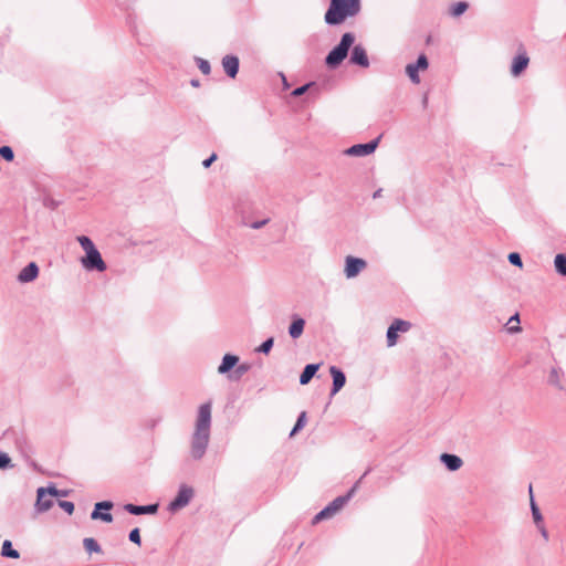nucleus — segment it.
Wrapping results in <instances>:
<instances>
[{
  "instance_id": "nucleus-1",
  "label": "nucleus",
  "mask_w": 566,
  "mask_h": 566,
  "mask_svg": "<svg viewBox=\"0 0 566 566\" xmlns=\"http://www.w3.org/2000/svg\"><path fill=\"white\" fill-rule=\"evenodd\" d=\"M211 405L203 403L198 409L195 432L191 438L190 453L196 460L201 459L210 439Z\"/></svg>"
},
{
  "instance_id": "nucleus-2",
  "label": "nucleus",
  "mask_w": 566,
  "mask_h": 566,
  "mask_svg": "<svg viewBox=\"0 0 566 566\" xmlns=\"http://www.w3.org/2000/svg\"><path fill=\"white\" fill-rule=\"evenodd\" d=\"M359 8V0H331L325 21L328 24H340L348 17L357 14Z\"/></svg>"
},
{
  "instance_id": "nucleus-3",
  "label": "nucleus",
  "mask_w": 566,
  "mask_h": 566,
  "mask_svg": "<svg viewBox=\"0 0 566 566\" xmlns=\"http://www.w3.org/2000/svg\"><path fill=\"white\" fill-rule=\"evenodd\" d=\"M78 243L85 251V256L81 259V263L84 269L92 271L96 270L103 272L106 270V264L102 259L101 253L95 248L94 243L88 237L81 235L77 238Z\"/></svg>"
},
{
  "instance_id": "nucleus-4",
  "label": "nucleus",
  "mask_w": 566,
  "mask_h": 566,
  "mask_svg": "<svg viewBox=\"0 0 566 566\" xmlns=\"http://www.w3.org/2000/svg\"><path fill=\"white\" fill-rule=\"evenodd\" d=\"M354 40L355 38L352 33H345L342 36L340 43L334 48L326 56V64L329 67L338 66L347 56L348 50L354 43Z\"/></svg>"
},
{
  "instance_id": "nucleus-5",
  "label": "nucleus",
  "mask_w": 566,
  "mask_h": 566,
  "mask_svg": "<svg viewBox=\"0 0 566 566\" xmlns=\"http://www.w3.org/2000/svg\"><path fill=\"white\" fill-rule=\"evenodd\" d=\"M347 497L338 496L331 504H328L324 510H322L318 514L315 515L313 523H318L323 520L333 517L346 503Z\"/></svg>"
},
{
  "instance_id": "nucleus-6",
  "label": "nucleus",
  "mask_w": 566,
  "mask_h": 566,
  "mask_svg": "<svg viewBox=\"0 0 566 566\" xmlns=\"http://www.w3.org/2000/svg\"><path fill=\"white\" fill-rule=\"evenodd\" d=\"M411 324L407 321L395 319L387 331L388 346H394L397 343L398 333H405L410 329Z\"/></svg>"
},
{
  "instance_id": "nucleus-7",
  "label": "nucleus",
  "mask_w": 566,
  "mask_h": 566,
  "mask_svg": "<svg viewBox=\"0 0 566 566\" xmlns=\"http://www.w3.org/2000/svg\"><path fill=\"white\" fill-rule=\"evenodd\" d=\"M428 60L426 57V55L421 54L418 60H417V63L416 64H408L406 66V73L407 75L409 76V78L411 80L412 83L415 84H419L420 83V77H419V74L418 72L419 71H426L428 69Z\"/></svg>"
},
{
  "instance_id": "nucleus-8",
  "label": "nucleus",
  "mask_w": 566,
  "mask_h": 566,
  "mask_svg": "<svg viewBox=\"0 0 566 566\" xmlns=\"http://www.w3.org/2000/svg\"><path fill=\"white\" fill-rule=\"evenodd\" d=\"M530 64V57L524 49L520 51V53L513 59L512 65H511V74L514 77H517L522 74L524 70Z\"/></svg>"
},
{
  "instance_id": "nucleus-9",
  "label": "nucleus",
  "mask_w": 566,
  "mask_h": 566,
  "mask_svg": "<svg viewBox=\"0 0 566 566\" xmlns=\"http://www.w3.org/2000/svg\"><path fill=\"white\" fill-rule=\"evenodd\" d=\"M379 137L367 144H358L349 147L345 150V154L349 156H367L375 151L378 146Z\"/></svg>"
},
{
  "instance_id": "nucleus-10",
  "label": "nucleus",
  "mask_w": 566,
  "mask_h": 566,
  "mask_svg": "<svg viewBox=\"0 0 566 566\" xmlns=\"http://www.w3.org/2000/svg\"><path fill=\"white\" fill-rule=\"evenodd\" d=\"M367 263L363 259L347 256L345 264V274L348 279L355 277L360 271L366 268Z\"/></svg>"
},
{
  "instance_id": "nucleus-11",
  "label": "nucleus",
  "mask_w": 566,
  "mask_h": 566,
  "mask_svg": "<svg viewBox=\"0 0 566 566\" xmlns=\"http://www.w3.org/2000/svg\"><path fill=\"white\" fill-rule=\"evenodd\" d=\"M56 493L55 489L45 490L44 488H40L38 490L36 509L40 512L48 511L53 505V501L48 497V495H56Z\"/></svg>"
},
{
  "instance_id": "nucleus-12",
  "label": "nucleus",
  "mask_w": 566,
  "mask_h": 566,
  "mask_svg": "<svg viewBox=\"0 0 566 566\" xmlns=\"http://www.w3.org/2000/svg\"><path fill=\"white\" fill-rule=\"evenodd\" d=\"M193 496V490L189 486H181L175 500L170 503L171 510H178L186 506Z\"/></svg>"
},
{
  "instance_id": "nucleus-13",
  "label": "nucleus",
  "mask_w": 566,
  "mask_h": 566,
  "mask_svg": "<svg viewBox=\"0 0 566 566\" xmlns=\"http://www.w3.org/2000/svg\"><path fill=\"white\" fill-rule=\"evenodd\" d=\"M350 61L354 64L367 67L369 65L366 50L361 45L354 46L350 55Z\"/></svg>"
},
{
  "instance_id": "nucleus-14",
  "label": "nucleus",
  "mask_w": 566,
  "mask_h": 566,
  "mask_svg": "<svg viewBox=\"0 0 566 566\" xmlns=\"http://www.w3.org/2000/svg\"><path fill=\"white\" fill-rule=\"evenodd\" d=\"M39 274V268L34 262H31L18 275V280L22 283L32 282Z\"/></svg>"
},
{
  "instance_id": "nucleus-15",
  "label": "nucleus",
  "mask_w": 566,
  "mask_h": 566,
  "mask_svg": "<svg viewBox=\"0 0 566 566\" xmlns=\"http://www.w3.org/2000/svg\"><path fill=\"white\" fill-rule=\"evenodd\" d=\"M113 504L111 502H99L95 505V510L93 511L91 517L93 520H102L106 523H111L113 521V516L111 513H99L98 510L105 509L111 510Z\"/></svg>"
},
{
  "instance_id": "nucleus-16",
  "label": "nucleus",
  "mask_w": 566,
  "mask_h": 566,
  "mask_svg": "<svg viewBox=\"0 0 566 566\" xmlns=\"http://www.w3.org/2000/svg\"><path fill=\"white\" fill-rule=\"evenodd\" d=\"M329 373H331V375L333 377V390H332V394L335 395L336 392H338L344 387L345 381H346V377H345L344 373L340 371L335 366H332L329 368Z\"/></svg>"
},
{
  "instance_id": "nucleus-17",
  "label": "nucleus",
  "mask_w": 566,
  "mask_h": 566,
  "mask_svg": "<svg viewBox=\"0 0 566 566\" xmlns=\"http://www.w3.org/2000/svg\"><path fill=\"white\" fill-rule=\"evenodd\" d=\"M222 65H223L224 72L230 77H232V78L235 77L238 70H239V59L237 56H233V55L224 56L222 60Z\"/></svg>"
},
{
  "instance_id": "nucleus-18",
  "label": "nucleus",
  "mask_w": 566,
  "mask_h": 566,
  "mask_svg": "<svg viewBox=\"0 0 566 566\" xmlns=\"http://www.w3.org/2000/svg\"><path fill=\"white\" fill-rule=\"evenodd\" d=\"M125 510L134 515H142V514H155L158 510L157 504L153 505H145V506H138L134 504H126Z\"/></svg>"
},
{
  "instance_id": "nucleus-19",
  "label": "nucleus",
  "mask_w": 566,
  "mask_h": 566,
  "mask_svg": "<svg viewBox=\"0 0 566 566\" xmlns=\"http://www.w3.org/2000/svg\"><path fill=\"white\" fill-rule=\"evenodd\" d=\"M441 461L451 471L459 470L462 467V460L458 455L443 453L441 455Z\"/></svg>"
},
{
  "instance_id": "nucleus-20",
  "label": "nucleus",
  "mask_w": 566,
  "mask_h": 566,
  "mask_svg": "<svg viewBox=\"0 0 566 566\" xmlns=\"http://www.w3.org/2000/svg\"><path fill=\"white\" fill-rule=\"evenodd\" d=\"M238 360L239 358L237 356L227 354L223 357L221 365L218 367V371L220 374L228 373L232 367L237 365Z\"/></svg>"
},
{
  "instance_id": "nucleus-21",
  "label": "nucleus",
  "mask_w": 566,
  "mask_h": 566,
  "mask_svg": "<svg viewBox=\"0 0 566 566\" xmlns=\"http://www.w3.org/2000/svg\"><path fill=\"white\" fill-rule=\"evenodd\" d=\"M305 321L303 318H295L289 328V334L292 338H298L304 331Z\"/></svg>"
},
{
  "instance_id": "nucleus-22",
  "label": "nucleus",
  "mask_w": 566,
  "mask_h": 566,
  "mask_svg": "<svg viewBox=\"0 0 566 566\" xmlns=\"http://www.w3.org/2000/svg\"><path fill=\"white\" fill-rule=\"evenodd\" d=\"M318 369V365H315V364H310L307 365L303 373L301 374L300 376V382L302 385H306L310 382V380L313 378V376L315 375V373L317 371Z\"/></svg>"
},
{
  "instance_id": "nucleus-23",
  "label": "nucleus",
  "mask_w": 566,
  "mask_h": 566,
  "mask_svg": "<svg viewBox=\"0 0 566 566\" xmlns=\"http://www.w3.org/2000/svg\"><path fill=\"white\" fill-rule=\"evenodd\" d=\"M1 555L4 557H10V558H14V559L20 557L19 552L12 548V544L8 539L4 541L2 544Z\"/></svg>"
},
{
  "instance_id": "nucleus-24",
  "label": "nucleus",
  "mask_w": 566,
  "mask_h": 566,
  "mask_svg": "<svg viewBox=\"0 0 566 566\" xmlns=\"http://www.w3.org/2000/svg\"><path fill=\"white\" fill-rule=\"evenodd\" d=\"M554 264H555L556 271L559 274L566 275V254H563V253L557 254L555 256Z\"/></svg>"
},
{
  "instance_id": "nucleus-25",
  "label": "nucleus",
  "mask_w": 566,
  "mask_h": 566,
  "mask_svg": "<svg viewBox=\"0 0 566 566\" xmlns=\"http://www.w3.org/2000/svg\"><path fill=\"white\" fill-rule=\"evenodd\" d=\"M530 495H531V507H532V514H533V517H534V521L538 524L542 522V514L537 507V505L535 504L534 500H533V486L532 484L530 485Z\"/></svg>"
},
{
  "instance_id": "nucleus-26",
  "label": "nucleus",
  "mask_w": 566,
  "mask_h": 566,
  "mask_svg": "<svg viewBox=\"0 0 566 566\" xmlns=\"http://www.w3.org/2000/svg\"><path fill=\"white\" fill-rule=\"evenodd\" d=\"M84 544V547L85 549L88 552V553H99L101 552V547L99 545L97 544V542L92 538V537H87L84 539L83 542Z\"/></svg>"
},
{
  "instance_id": "nucleus-27",
  "label": "nucleus",
  "mask_w": 566,
  "mask_h": 566,
  "mask_svg": "<svg viewBox=\"0 0 566 566\" xmlns=\"http://www.w3.org/2000/svg\"><path fill=\"white\" fill-rule=\"evenodd\" d=\"M506 326H507V331L510 333H517V332H520L521 327H520V316H518V314L513 315L509 319Z\"/></svg>"
},
{
  "instance_id": "nucleus-28",
  "label": "nucleus",
  "mask_w": 566,
  "mask_h": 566,
  "mask_svg": "<svg viewBox=\"0 0 566 566\" xmlns=\"http://www.w3.org/2000/svg\"><path fill=\"white\" fill-rule=\"evenodd\" d=\"M467 9H468L467 2H457L451 7V14L453 17H459L462 13H464L467 11Z\"/></svg>"
},
{
  "instance_id": "nucleus-29",
  "label": "nucleus",
  "mask_w": 566,
  "mask_h": 566,
  "mask_svg": "<svg viewBox=\"0 0 566 566\" xmlns=\"http://www.w3.org/2000/svg\"><path fill=\"white\" fill-rule=\"evenodd\" d=\"M306 424V412H301L293 430L291 431V437H293L298 430H301Z\"/></svg>"
},
{
  "instance_id": "nucleus-30",
  "label": "nucleus",
  "mask_w": 566,
  "mask_h": 566,
  "mask_svg": "<svg viewBox=\"0 0 566 566\" xmlns=\"http://www.w3.org/2000/svg\"><path fill=\"white\" fill-rule=\"evenodd\" d=\"M0 156L8 161H12L14 158L13 150L9 146H2L0 148Z\"/></svg>"
},
{
  "instance_id": "nucleus-31",
  "label": "nucleus",
  "mask_w": 566,
  "mask_h": 566,
  "mask_svg": "<svg viewBox=\"0 0 566 566\" xmlns=\"http://www.w3.org/2000/svg\"><path fill=\"white\" fill-rule=\"evenodd\" d=\"M509 261L517 266H522V260L518 253L512 252L509 254Z\"/></svg>"
},
{
  "instance_id": "nucleus-32",
  "label": "nucleus",
  "mask_w": 566,
  "mask_h": 566,
  "mask_svg": "<svg viewBox=\"0 0 566 566\" xmlns=\"http://www.w3.org/2000/svg\"><path fill=\"white\" fill-rule=\"evenodd\" d=\"M273 346V338L266 339L260 347L259 352L268 354Z\"/></svg>"
},
{
  "instance_id": "nucleus-33",
  "label": "nucleus",
  "mask_w": 566,
  "mask_h": 566,
  "mask_svg": "<svg viewBox=\"0 0 566 566\" xmlns=\"http://www.w3.org/2000/svg\"><path fill=\"white\" fill-rule=\"evenodd\" d=\"M129 539L137 544V545H140V534H139V528H134L133 531H130L129 533Z\"/></svg>"
},
{
  "instance_id": "nucleus-34",
  "label": "nucleus",
  "mask_w": 566,
  "mask_h": 566,
  "mask_svg": "<svg viewBox=\"0 0 566 566\" xmlns=\"http://www.w3.org/2000/svg\"><path fill=\"white\" fill-rule=\"evenodd\" d=\"M60 506L69 514H72L74 512V504L70 501H61Z\"/></svg>"
},
{
  "instance_id": "nucleus-35",
  "label": "nucleus",
  "mask_w": 566,
  "mask_h": 566,
  "mask_svg": "<svg viewBox=\"0 0 566 566\" xmlns=\"http://www.w3.org/2000/svg\"><path fill=\"white\" fill-rule=\"evenodd\" d=\"M199 70L203 73V74H209L210 73V64L208 61L206 60H199Z\"/></svg>"
},
{
  "instance_id": "nucleus-36",
  "label": "nucleus",
  "mask_w": 566,
  "mask_h": 566,
  "mask_svg": "<svg viewBox=\"0 0 566 566\" xmlns=\"http://www.w3.org/2000/svg\"><path fill=\"white\" fill-rule=\"evenodd\" d=\"M10 458L8 454L0 452V469H4L10 464Z\"/></svg>"
},
{
  "instance_id": "nucleus-37",
  "label": "nucleus",
  "mask_w": 566,
  "mask_h": 566,
  "mask_svg": "<svg viewBox=\"0 0 566 566\" xmlns=\"http://www.w3.org/2000/svg\"><path fill=\"white\" fill-rule=\"evenodd\" d=\"M311 84H306V85H303L301 87H297L295 88L293 92H292V95L293 96H301L303 95L310 87Z\"/></svg>"
},
{
  "instance_id": "nucleus-38",
  "label": "nucleus",
  "mask_w": 566,
  "mask_h": 566,
  "mask_svg": "<svg viewBox=\"0 0 566 566\" xmlns=\"http://www.w3.org/2000/svg\"><path fill=\"white\" fill-rule=\"evenodd\" d=\"M249 370V366L248 365H240L237 369H235V374H237V377H241L243 374H245L247 371Z\"/></svg>"
},
{
  "instance_id": "nucleus-39",
  "label": "nucleus",
  "mask_w": 566,
  "mask_h": 566,
  "mask_svg": "<svg viewBox=\"0 0 566 566\" xmlns=\"http://www.w3.org/2000/svg\"><path fill=\"white\" fill-rule=\"evenodd\" d=\"M217 159V155L212 154L208 159H206L202 164L206 168L210 167V165Z\"/></svg>"
},
{
  "instance_id": "nucleus-40",
  "label": "nucleus",
  "mask_w": 566,
  "mask_h": 566,
  "mask_svg": "<svg viewBox=\"0 0 566 566\" xmlns=\"http://www.w3.org/2000/svg\"><path fill=\"white\" fill-rule=\"evenodd\" d=\"M265 223H266V221H262V222H259V223H254V224H253V228H256V229H258V228L262 227V226H263V224H265Z\"/></svg>"
},
{
  "instance_id": "nucleus-41",
  "label": "nucleus",
  "mask_w": 566,
  "mask_h": 566,
  "mask_svg": "<svg viewBox=\"0 0 566 566\" xmlns=\"http://www.w3.org/2000/svg\"><path fill=\"white\" fill-rule=\"evenodd\" d=\"M541 528H542V533H543L544 537H547V533H546V530L544 528V526H542Z\"/></svg>"
}]
</instances>
